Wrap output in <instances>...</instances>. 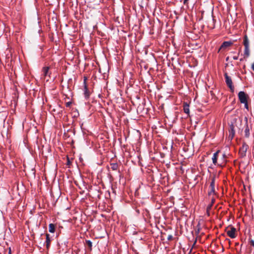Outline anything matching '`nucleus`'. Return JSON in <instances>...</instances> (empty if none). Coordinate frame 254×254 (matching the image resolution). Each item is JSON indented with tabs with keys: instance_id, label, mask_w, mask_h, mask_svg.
Instances as JSON below:
<instances>
[{
	"instance_id": "obj_1",
	"label": "nucleus",
	"mask_w": 254,
	"mask_h": 254,
	"mask_svg": "<svg viewBox=\"0 0 254 254\" xmlns=\"http://www.w3.org/2000/svg\"><path fill=\"white\" fill-rule=\"evenodd\" d=\"M224 76L227 85L230 88L231 91L232 92H234V86L233 85V82L231 77L229 76L227 73H225Z\"/></svg>"
},
{
	"instance_id": "obj_2",
	"label": "nucleus",
	"mask_w": 254,
	"mask_h": 254,
	"mask_svg": "<svg viewBox=\"0 0 254 254\" xmlns=\"http://www.w3.org/2000/svg\"><path fill=\"white\" fill-rule=\"evenodd\" d=\"M238 98L241 103L248 102L249 96L244 91H240L238 93Z\"/></svg>"
},
{
	"instance_id": "obj_3",
	"label": "nucleus",
	"mask_w": 254,
	"mask_h": 254,
	"mask_svg": "<svg viewBox=\"0 0 254 254\" xmlns=\"http://www.w3.org/2000/svg\"><path fill=\"white\" fill-rule=\"evenodd\" d=\"M249 146L246 143H243L239 150V155L241 158H243L246 156V152Z\"/></svg>"
},
{
	"instance_id": "obj_4",
	"label": "nucleus",
	"mask_w": 254,
	"mask_h": 254,
	"mask_svg": "<svg viewBox=\"0 0 254 254\" xmlns=\"http://www.w3.org/2000/svg\"><path fill=\"white\" fill-rule=\"evenodd\" d=\"M225 231L226 232L227 235L231 238L234 239L236 238V229L234 227L231 226L230 227V229H228V228H227L226 229Z\"/></svg>"
},
{
	"instance_id": "obj_5",
	"label": "nucleus",
	"mask_w": 254,
	"mask_h": 254,
	"mask_svg": "<svg viewBox=\"0 0 254 254\" xmlns=\"http://www.w3.org/2000/svg\"><path fill=\"white\" fill-rule=\"evenodd\" d=\"M229 138L232 140L233 138L235 133L234 129V126L233 125V124H231L229 126Z\"/></svg>"
},
{
	"instance_id": "obj_6",
	"label": "nucleus",
	"mask_w": 254,
	"mask_h": 254,
	"mask_svg": "<svg viewBox=\"0 0 254 254\" xmlns=\"http://www.w3.org/2000/svg\"><path fill=\"white\" fill-rule=\"evenodd\" d=\"M233 43L231 41H225L224 42L221 46H220L219 50H218V52L222 49L223 50H225L227 48L232 46L233 45Z\"/></svg>"
},
{
	"instance_id": "obj_7",
	"label": "nucleus",
	"mask_w": 254,
	"mask_h": 254,
	"mask_svg": "<svg viewBox=\"0 0 254 254\" xmlns=\"http://www.w3.org/2000/svg\"><path fill=\"white\" fill-rule=\"evenodd\" d=\"M87 78L84 77V95L86 98H88L90 96V92L88 89L87 85L86 83Z\"/></svg>"
},
{
	"instance_id": "obj_8",
	"label": "nucleus",
	"mask_w": 254,
	"mask_h": 254,
	"mask_svg": "<svg viewBox=\"0 0 254 254\" xmlns=\"http://www.w3.org/2000/svg\"><path fill=\"white\" fill-rule=\"evenodd\" d=\"M46 236V242H45V243H46V247L47 249H49L50 246V244H51V238L50 237V235L49 234H46L45 235Z\"/></svg>"
},
{
	"instance_id": "obj_9",
	"label": "nucleus",
	"mask_w": 254,
	"mask_h": 254,
	"mask_svg": "<svg viewBox=\"0 0 254 254\" xmlns=\"http://www.w3.org/2000/svg\"><path fill=\"white\" fill-rule=\"evenodd\" d=\"M183 110L185 113H186L188 115H189V113H190L189 105L186 102H184L183 104Z\"/></svg>"
},
{
	"instance_id": "obj_10",
	"label": "nucleus",
	"mask_w": 254,
	"mask_h": 254,
	"mask_svg": "<svg viewBox=\"0 0 254 254\" xmlns=\"http://www.w3.org/2000/svg\"><path fill=\"white\" fill-rule=\"evenodd\" d=\"M219 152H220V151L218 150L217 151H216L215 153H214L213 154L212 159L213 163L214 165H216L217 163V158H218V153Z\"/></svg>"
},
{
	"instance_id": "obj_11",
	"label": "nucleus",
	"mask_w": 254,
	"mask_h": 254,
	"mask_svg": "<svg viewBox=\"0 0 254 254\" xmlns=\"http://www.w3.org/2000/svg\"><path fill=\"white\" fill-rule=\"evenodd\" d=\"M243 44L245 47H249V41L247 35L244 36Z\"/></svg>"
},
{
	"instance_id": "obj_12",
	"label": "nucleus",
	"mask_w": 254,
	"mask_h": 254,
	"mask_svg": "<svg viewBox=\"0 0 254 254\" xmlns=\"http://www.w3.org/2000/svg\"><path fill=\"white\" fill-rule=\"evenodd\" d=\"M49 67L48 66H45L42 69V71L43 72V75L44 76H46L47 75H49L50 76V75H49Z\"/></svg>"
},
{
	"instance_id": "obj_13",
	"label": "nucleus",
	"mask_w": 254,
	"mask_h": 254,
	"mask_svg": "<svg viewBox=\"0 0 254 254\" xmlns=\"http://www.w3.org/2000/svg\"><path fill=\"white\" fill-rule=\"evenodd\" d=\"M49 231L50 233H54L55 231V225L53 223H51L49 225Z\"/></svg>"
},
{
	"instance_id": "obj_14",
	"label": "nucleus",
	"mask_w": 254,
	"mask_h": 254,
	"mask_svg": "<svg viewBox=\"0 0 254 254\" xmlns=\"http://www.w3.org/2000/svg\"><path fill=\"white\" fill-rule=\"evenodd\" d=\"M245 135L247 137H248L250 135V129L247 123H246V127L245 129Z\"/></svg>"
},
{
	"instance_id": "obj_15",
	"label": "nucleus",
	"mask_w": 254,
	"mask_h": 254,
	"mask_svg": "<svg viewBox=\"0 0 254 254\" xmlns=\"http://www.w3.org/2000/svg\"><path fill=\"white\" fill-rule=\"evenodd\" d=\"M110 166H111V168L113 170L116 171V170H117L119 166H118V164L117 163H111L110 164Z\"/></svg>"
},
{
	"instance_id": "obj_16",
	"label": "nucleus",
	"mask_w": 254,
	"mask_h": 254,
	"mask_svg": "<svg viewBox=\"0 0 254 254\" xmlns=\"http://www.w3.org/2000/svg\"><path fill=\"white\" fill-rule=\"evenodd\" d=\"M249 56H250L249 47H245V50H244L245 57L248 58Z\"/></svg>"
},
{
	"instance_id": "obj_17",
	"label": "nucleus",
	"mask_w": 254,
	"mask_h": 254,
	"mask_svg": "<svg viewBox=\"0 0 254 254\" xmlns=\"http://www.w3.org/2000/svg\"><path fill=\"white\" fill-rule=\"evenodd\" d=\"M214 201H215L214 198H212L211 199V203L207 206V208H206L207 211H208L211 209L212 206L213 205V203H214Z\"/></svg>"
},
{
	"instance_id": "obj_18",
	"label": "nucleus",
	"mask_w": 254,
	"mask_h": 254,
	"mask_svg": "<svg viewBox=\"0 0 254 254\" xmlns=\"http://www.w3.org/2000/svg\"><path fill=\"white\" fill-rule=\"evenodd\" d=\"M86 243L87 245L88 246V247H89V248L90 249V250H91L92 247V242L90 240H86Z\"/></svg>"
},
{
	"instance_id": "obj_19",
	"label": "nucleus",
	"mask_w": 254,
	"mask_h": 254,
	"mask_svg": "<svg viewBox=\"0 0 254 254\" xmlns=\"http://www.w3.org/2000/svg\"><path fill=\"white\" fill-rule=\"evenodd\" d=\"M214 186H215V180L213 178L211 182V183H210V188H212V189H214Z\"/></svg>"
},
{
	"instance_id": "obj_20",
	"label": "nucleus",
	"mask_w": 254,
	"mask_h": 254,
	"mask_svg": "<svg viewBox=\"0 0 254 254\" xmlns=\"http://www.w3.org/2000/svg\"><path fill=\"white\" fill-rule=\"evenodd\" d=\"M215 191V189H212V188H210V190L208 191V194L209 195H211L212 194H213Z\"/></svg>"
},
{
	"instance_id": "obj_21",
	"label": "nucleus",
	"mask_w": 254,
	"mask_h": 254,
	"mask_svg": "<svg viewBox=\"0 0 254 254\" xmlns=\"http://www.w3.org/2000/svg\"><path fill=\"white\" fill-rule=\"evenodd\" d=\"M249 244L253 247H254V241L253 240H250L249 241Z\"/></svg>"
},
{
	"instance_id": "obj_22",
	"label": "nucleus",
	"mask_w": 254,
	"mask_h": 254,
	"mask_svg": "<svg viewBox=\"0 0 254 254\" xmlns=\"http://www.w3.org/2000/svg\"><path fill=\"white\" fill-rule=\"evenodd\" d=\"M243 104H244L245 108L249 110V106L248 102L243 103Z\"/></svg>"
},
{
	"instance_id": "obj_23",
	"label": "nucleus",
	"mask_w": 254,
	"mask_h": 254,
	"mask_svg": "<svg viewBox=\"0 0 254 254\" xmlns=\"http://www.w3.org/2000/svg\"><path fill=\"white\" fill-rule=\"evenodd\" d=\"M173 239V236L171 235H168L167 237V240L169 241H171Z\"/></svg>"
},
{
	"instance_id": "obj_24",
	"label": "nucleus",
	"mask_w": 254,
	"mask_h": 254,
	"mask_svg": "<svg viewBox=\"0 0 254 254\" xmlns=\"http://www.w3.org/2000/svg\"><path fill=\"white\" fill-rule=\"evenodd\" d=\"M71 104V102H68L66 103L65 105L66 107H69Z\"/></svg>"
},
{
	"instance_id": "obj_25",
	"label": "nucleus",
	"mask_w": 254,
	"mask_h": 254,
	"mask_svg": "<svg viewBox=\"0 0 254 254\" xmlns=\"http://www.w3.org/2000/svg\"><path fill=\"white\" fill-rule=\"evenodd\" d=\"M189 0H184V4H187L188 3Z\"/></svg>"
},
{
	"instance_id": "obj_26",
	"label": "nucleus",
	"mask_w": 254,
	"mask_h": 254,
	"mask_svg": "<svg viewBox=\"0 0 254 254\" xmlns=\"http://www.w3.org/2000/svg\"><path fill=\"white\" fill-rule=\"evenodd\" d=\"M233 59H234V60H238V56H234V57H233Z\"/></svg>"
},
{
	"instance_id": "obj_27",
	"label": "nucleus",
	"mask_w": 254,
	"mask_h": 254,
	"mask_svg": "<svg viewBox=\"0 0 254 254\" xmlns=\"http://www.w3.org/2000/svg\"><path fill=\"white\" fill-rule=\"evenodd\" d=\"M200 229L198 228L197 230H196V233L198 234L199 233Z\"/></svg>"
},
{
	"instance_id": "obj_28",
	"label": "nucleus",
	"mask_w": 254,
	"mask_h": 254,
	"mask_svg": "<svg viewBox=\"0 0 254 254\" xmlns=\"http://www.w3.org/2000/svg\"><path fill=\"white\" fill-rule=\"evenodd\" d=\"M252 68L254 71V63L252 65Z\"/></svg>"
},
{
	"instance_id": "obj_29",
	"label": "nucleus",
	"mask_w": 254,
	"mask_h": 254,
	"mask_svg": "<svg viewBox=\"0 0 254 254\" xmlns=\"http://www.w3.org/2000/svg\"><path fill=\"white\" fill-rule=\"evenodd\" d=\"M8 254H11V249H10V248L9 249Z\"/></svg>"
},
{
	"instance_id": "obj_30",
	"label": "nucleus",
	"mask_w": 254,
	"mask_h": 254,
	"mask_svg": "<svg viewBox=\"0 0 254 254\" xmlns=\"http://www.w3.org/2000/svg\"><path fill=\"white\" fill-rule=\"evenodd\" d=\"M69 164V160L68 159V161H67V164Z\"/></svg>"
},
{
	"instance_id": "obj_31",
	"label": "nucleus",
	"mask_w": 254,
	"mask_h": 254,
	"mask_svg": "<svg viewBox=\"0 0 254 254\" xmlns=\"http://www.w3.org/2000/svg\"><path fill=\"white\" fill-rule=\"evenodd\" d=\"M207 213L208 215H209V211H207Z\"/></svg>"
},
{
	"instance_id": "obj_32",
	"label": "nucleus",
	"mask_w": 254,
	"mask_h": 254,
	"mask_svg": "<svg viewBox=\"0 0 254 254\" xmlns=\"http://www.w3.org/2000/svg\"><path fill=\"white\" fill-rule=\"evenodd\" d=\"M228 59H229V57H227V58H226V61H228Z\"/></svg>"
}]
</instances>
